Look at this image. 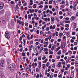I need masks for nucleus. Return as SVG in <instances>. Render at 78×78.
<instances>
[{
  "instance_id": "obj_1",
  "label": "nucleus",
  "mask_w": 78,
  "mask_h": 78,
  "mask_svg": "<svg viewBox=\"0 0 78 78\" xmlns=\"http://www.w3.org/2000/svg\"><path fill=\"white\" fill-rule=\"evenodd\" d=\"M8 69L10 70L11 72H14L15 69V65L14 64H11L9 66Z\"/></svg>"
},
{
  "instance_id": "obj_2",
  "label": "nucleus",
  "mask_w": 78,
  "mask_h": 78,
  "mask_svg": "<svg viewBox=\"0 0 78 78\" xmlns=\"http://www.w3.org/2000/svg\"><path fill=\"white\" fill-rule=\"evenodd\" d=\"M5 35L6 38H7V39H9L10 38V34H9V32H5Z\"/></svg>"
},
{
  "instance_id": "obj_3",
  "label": "nucleus",
  "mask_w": 78,
  "mask_h": 78,
  "mask_svg": "<svg viewBox=\"0 0 78 78\" xmlns=\"http://www.w3.org/2000/svg\"><path fill=\"white\" fill-rule=\"evenodd\" d=\"M66 45V42H64L62 43H61V45L60 46L61 48H62V47H63V48H64Z\"/></svg>"
},
{
  "instance_id": "obj_4",
  "label": "nucleus",
  "mask_w": 78,
  "mask_h": 78,
  "mask_svg": "<svg viewBox=\"0 0 78 78\" xmlns=\"http://www.w3.org/2000/svg\"><path fill=\"white\" fill-rule=\"evenodd\" d=\"M55 21V17H53L51 18V23L52 24L54 23V21Z\"/></svg>"
},
{
  "instance_id": "obj_5",
  "label": "nucleus",
  "mask_w": 78,
  "mask_h": 78,
  "mask_svg": "<svg viewBox=\"0 0 78 78\" xmlns=\"http://www.w3.org/2000/svg\"><path fill=\"white\" fill-rule=\"evenodd\" d=\"M4 64V60H2L1 62V66L2 67H3V64Z\"/></svg>"
},
{
  "instance_id": "obj_6",
  "label": "nucleus",
  "mask_w": 78,
  "mask_h": 78,
  "mask_svg": "<svg viewBox=\"0 0 78 78\" xmlns=\"http://www.w3.org/2000/svg\"><path fill=\"white\" fill-rule=\"evenodd\" d=\"M33 29L34 31H36L37 30V27L34 26L33 28Z\"/></svg>"
},
{
  "instance_id": "obj_7",
  "label": "nucleus",
  "mask_w": 78,
  "mask_h": 78,
  "mask_svg": "<svg viewBox=\"0 0 78 78\" xmlns=\"http://www.w3.org/2000/svg\"><path fill=\"white\" fill-rule=\"evenodd\" d=\"M5 12V11H4V10L3 9L1 11H0V14H3Z\"/></svg>"
},
{
  "instance_id": "obj_8",
  "label": "nucleus",
  "mask_w": 78,
  "mask_h": 78,
  "mask_svg": "<svg viewBox=\"0 0 78 78\" xmlns=\"http://www.w3.org/2000/svg\"><path fill=\"white\" fill-rule=\"evenodd\" d=\"M76 18V16H73L71 17V19L72 20H75V19Z\"/></svg>"
},
{
  "instance_id": "obj_9",
  "label": "nucleus",
  "mask_w": 78,
  "mask_h": 78,
  "mask_svg": "<svg viewBox=\"0 0 78 78\" xmlns=\"http://www.w3.org/2000/svg\"><path fill=\"white\" fill-rule=\"evenodd\" d=\"M18 3V5H19L20 6H22V4L21 3V1H20V0H19V2Z\"/></svg>"
},
{
  "instance_id": "obj_10",
  "label": "nucleus",
  "mask_w": 78,
  "mask_h": 78,
  "mask_svg": "<svg viewBox=\"0 0 78 78\" xmlns=\"http://www.w3.org/2000/svg\"><path fill=\"white\" fill-rule=\"evenodd\" d=\"M39 65L38 66V67L39 68H41L42 66V65H41V62H39Z\"/></svg>"
},
{
  "instance_id": "obj_11",
  "label": "nucleus",
  "mask_w": 78,
  "mask_h": 78,
  "mask_svg": "<svg viewBox=\"0 0 78 78\" xmlns=\"http://www.w3.org/2000/svg\"><path fill=\"white\" fill-rule=\"evenodd\" d=\"M34 66L36 67V66H37V64L36 63H33L32 64V66Z\"/></svg>"
},
{
  "instance_id": "obj_12",
  "label": "nucleus",
  "mask_w": 78,
  "mask_h": 78,
  "mask_svg": "<svg viewBox=\"0 0 78 78\" xmlns=\"http://www.w3.org/2000/svg\"><path fill=\"white\" fill-rule=\"evenodd\" d=\"M17 22H18L19 23V24H22V21L19 20H17Z\"/></svg>"
},
{
  "instance_id": "obj_13",
  "label": "nucleus",
  "mask_w": 78,
  "mask_h": 78,
  "mask_svg": "<svg viewBox=\"0 0 78 78\" xmlns=\"http://www.w3.org/2000/svg\"><path fill=\"white\" fill-rule=\"evenodd\" d=\"M0 6L4 7V4L3 3H0Z\"/></svg>"
},
{
  "instance_id": "obj_14",
  "label": "nucleus",
  "mask_w": 78,
  "mask_h": 78,
  "mask_svg": "<svg viewBox=\"0 0 78 78\" xmlns=\"http://www.w3.org/2000/svg\"><path fill=\"white\" fill-rule=\"evenodd\" d=\"M55 45L54 44V45L52 46L51 48V50H52V51H53V50H54V48L55 47Z\"/></svg>"
},
{
  "instance_id": "obj_15",
  "label": "nucleus",
  "mask_w": 78,
  "mask_h": 78,
  "mask_svg": "<svg viewBox=\"0 0 78 78\" xmlns=\"http://www.w3.org/2000/svg\"><path fill=\"white\" fill-rule=\"evenodd\" d=\"M36 5V4H34V5H33V8H36L37 7H36V5Z\"/></svg>"
},
{
  "instance_id": "obj_16",
  "label": "nucleus",
  "mask_w": 78,
  "mask_h": 78,
  "mask_svg": "<svg viewBox=\"0 0 78 78\" xmlns=\"http://www.w3.org/2000/svg\"><path fill=\"white\" fill-rule=\"evenodd\" d=\"M56 28V25L55 24L52 26V30H55Z\"/></svg>"
},
{
  "instance_id": "obj_17",
  "label": "nucleus",
  "mask_w": 78,
  "mask_h": 78,
  "mask_svg": "<svg viewBox=\"0 0 78 78\" xmlns=\"http://www.w3.org/2000/svg\"><path fill=\"white\" fill-rule=\"evenodd\" d=\"M48 61V59L47 58H46L45 60H44V61H43V63H46L47 62V61Z\"/></svg>"
},
{
  "instance_id": "obj_18",
  "label": "nucleus",
  "mask_w": 78,
  "mask_h": 78,
  "mask_svg": "<svg viewBox=\"0 0 78 78\" xmlns=\"http://www.w3.org/2000/svg\"><path fill=\"white\" fill-rule=\"evenodd\" d=\"M46 31H48L50 30V29H49V27H48L46 28Z\"/></svg>"
},
{
  "instance_id": "obj_19",
  "label": "nucleus",
  "mask_w": 78,
  "mask_h": 78,
  "mask_svg": "<svg viewBox=\"0 0 78 78\" xmlns=\"http://www.w3.org/2000/svg\"><path fill=\"white\" fill-rule=\"evenodd\" d=\"M23 42H24L23 44L24 45H25V44H26V41L25 40V39H23Z\"/></svg>"
},
{
  "instance_id": "obj_20",
  "label": "nucleus",
  "mask_w": 78,
  "mask_h": 78,
  "mask_svg": "<svg viewBox=\"0 0 78 78\" xmlns=\"http://www.w3.org/2000/svg\"><path fill=\"white\" fill-rule=\"evenodd\" d=\"M42 66L43 69H45V67L46 66L45 64H43L42 65Z\"/></svg>"
},
{
  "instance_id": "obj_21",
  "label": "nucleus",
  "mask_w": 78,
  "mask_h": 78,
  "mask_svg": "<svg viewBox=\"0 0 78 78\" xmlns=\"http://www.w3.org/2000/svg\"><path fill=\"white\" fill-rule=\"evenodd\" d=\"M47 44V45H48V42H46L45 41H44V43H43V44Z\"/></svg>"
},
{
  "instance_id": "obj_22",
  "label": "nucleus",
  "mask_w": 78,
  "mask_h": 78,
  "mask_svg": "<svg viewBox=\"0 0 78 78\" xmlns=\"http://www.w3.org/2000/svg\"><path fill=\"white\" fill-rule=\"evenodd\" d=\"M76 26H74L73 27V30H75V28H76Z\"/></svg>"
},
{
  "instance_id": "obj_23",
  "label": "nucleus",
  "mask_w": 78,
  "mask_h": 78,
  "mask_svg": "<svg viewBox=\"0 0 78 78\" xmlns=\"http://www.w3.org/2000/svg\"><path fill=\"white\" fill-rule=\"evenodd\" d=\"M70 21H67L66 20V21H65V23H70Z\"/></svg>"
},
{
  "instance_id": "obj_24",
  "label": "nucleus",
  "mask_w": 78,
  "mask_h": 78,
  "mask_svg": "<svg viewBox=\"0 0 78 78\" xmlns=\"http://www.w3.org/2000/svg\"><path fill=\"white\" fill-rule=\"evenodd\" d=\"M34 51L35 53H36V52H37V47H36Z\"/></svg>"
},
{
  "instance_id": "obj_25",
  "label": "nucleus",
  "mask_w": 78,
  "mask_h": 78,
  "mask_svg": "<svg viewBox=\"0 0 78 78\" xmlns=\"http://www.w3.org/2000/svg\"><path fill=\"white\" fill-rule=\"evenodd\" d=\"M0 77L1 78H2L3 77V75L2 74H0Z\"/></svg>"
},
{
  "instance_id": "obj_26",
  "label": "nucleus",
  "mask_w": 78,
  "mask_h": 78,
  "mask_svg": "<svg viewBox=\"0 0 78 78\" xmlns=\"http://www.w3.org/2000/svg\"><path fill=\"white\" fill-rule=\"evenodd\" d=\"M36 72H40V70L38 69V68H36Z\"/></svg>"
},
{
  "instance_id": "obj_27",
  "label": "nucleus",
  "mask_w": 78,
  "mask_h": 78,
  "mask_svg": "<svg viewBox=\"0 0 78 78\" xmlns=\"http://www.w3.org/2000/svg\"><path fill=\"white\" fill-rule=\"evenodd\" d=\"M64 36V35H65V34H64V35L62 34L61 33H60V34H59V36Z\"/></svg>"
},
{
  "instance_id": "obj_28",
  "label": "nucleus",
  "mask_w": 78,
  "mask_h": 78,
  "mask_svg": "<svg viewBox=\"0 0 78 78\" xmlns=\"http://www.w3.org/2000/svg\"><path fill=\"white\" fill-rule=\"evenodd\" d=\"M57 41H58V42H61V38L58 39L57 40Z\"/></svg>"
},
{
  "instance_id": "obj_29",
  "label": "nucleus",
  "mask_w": 78,
  "mask_h": 78,
  "mask_svg": "<svg viewBox=\"0 0 78 78\" xmlns=\"http://www.w3.org/2000/svg\"><path fill=\"white\" fill-rule=\"evenodd\" d=\"M25 24L26 27H28V23H25Z\"/></svg>"
},
{
  "instance_id": "obj_30",
  "label": "nucleus",
  "mask_w": 78,
  "mask_h": 78,
  "mask_svg": "<svg viewBox=\"0 0 78 78\" xmlns=\"http://www.w3.org/2000/svg\"><path fill=\"white\" fill-rule=\"evenodd\" d=\"M65 27L66 28H69V24H66L65 25Z\"/></svg>"
},
{
  "instance_id": "obj_31",
  "label": "nucleus",
  "mask_w": 78,
  "mask_h": 78,
  "mask_svg": "<svg viewBox=\"0 0 78 78\" xmlns=\"http://www.w3.org/2000/svg\"><path fill=\"white\" fill-rule=\"evenodd\" d=\"M70 42H71V43H73V42H74V41L73 40L71 39L70 40Z\"/></svg>"
},
{
  "instance_id": "obj_32",
  "label": "nucleus",
  "mask_w": 78,
  "mask_h": 78,
  "mask_svg": "<svg viewBox=\"0 0 78 78\" xmlns=\"http://www.w3.org/2000/svg\"><path fill=\"white\" fill-rule=\"evenodd\" d=\"M10 3L12 5H14L15 3L14 2H13V1H11Z\"/></svg>"
},
{
  "instance_id": "obj_33",
  "label": "nucleus",
  "mask_w": 78,
  "mask_h": 78,
  "mask_svg": "<svg viewBox=\"0 0 78 78\" xmlns=\"http://www.w3.org/2000/svg\"><path fill=\"white\" fill-rule=\"evenodd\" d=\"M58 33V32H56L55 35L56 36H58V35H59Z\"/></svg>"
},
{
  "instance_id": "obj_34",
  "label": "nucleus",
  "mask_w": 78,
  "mask_h": 78,
  "mask_svg": "<svg viewBox=\"0 0 78 78\" xmlns=\"http://www.w3.org/2000/svg\"><path fill=\"white\" fill-rule=\"evenodd\" d=\"M58 55H60L61 54V51H59L57 53Z\"/></svg>"
},
{
  "instance_id": "obj_35",
  "label": "nucleus",
  "mask_w": 78,
  "mask_h": 78,
  "mask_svg": "<svg viewBox=\"0 0 78 78\" xmlns=\"http://www.w3.org/2000/svg\"><path fill=\"white\" fill-rule=\"evenodd\" d=\"M47 48H44V52L46 51H47Z\"/></svg>"
},
{
  "instance_id": "obj_36",
  "label": "nucleus",
  "mask_w": 78,
  "mask_h": 78,
  "mask_svg": "<svg viewBox=\"0 0 78 78\" xmlns=\"http://www.w3.org/2000/svg\"><path fill=\"white\" fill-rule=\"evenodd\" d=\"M59 14H60V15H61L62 14V12L61 11H60L59 12Z\"/></svg>"
},
{
  "instance_id": "obj_37",
  "label": "nucleus",
  "mask_w": 78,
  "mask_h": 78,
  "mask_svg": "<svg viewBox=\"0 0 78 78\" xmlns=\"http://www.w3.org/2000/svg\"><path fill=\"white\" fill-rule=\"evenodd\" d=\"M44 41H48V37H46L44 39Z\"/></svg>"
},
{
  "instance_id": "obj_38",
  "label": "nucleus",
  "mask_w": 78,
  "mask_h": 78,
  "mask_svg": "<svg viewBox=\"0 0 78 78\" xmlns=\"http://www.w3.org/2000/svg\"><path fill=\"white\" fill-rule=\"evenodd\" d=\"M32 49H33V45H31L30 47V50H32Z\"/></svg>"
},
{
  "instance_id": "obj_39",
  "label": "nucleus",
  "mask_w": 78,
  "mask_h": 78,
  "mask_svg": "<svg viewBox=\"0 0 78 78\" xmlns=\"http://www.w3.org/2000/svg\"><path fill=\"white\" fill-rule=\"evenodd\" d=\"M5 53H6V52H5V51H3L2 55H5Z\"/></svg>"
},
{
  "instance_id": "obj_40",
  "label": "nucleus",
  "mask_w": 78,
  "mask_h": 78,
  "mask_svg": "<svg viewBox=\"0 0 78 78\" xmlns=\"http://www.w3.org/2000/svg\"><path fill=\"white\" fill-rule=\"evenodd\" d=\"M72 13H71V12H68V14L69 15V16H70L71 15Z\"/></svg>"
},
{
  "instance_id": "obj_41",
  "label": "nucleus",
  "mask_w": 78,
  "mask_h": 78,
  "mask_svg": "<svg viewBox=\"0 0 78 78\" xmlns=\"http://www.w3.org/2000/svg\"><path fill=\"white\" fill-rule=\"evenodd\" d=\"M32 66V65L31 64V63H30L29 66V67H30V68H31Z\"/></svg>"
},
{
  "instance_id": "obj_42",
  "label": "nucleus",
  "mask_w": 78,
  "mask_h": 78,
  "mask_svg": "<svg viewBox=\"0 0 78 78\" xmlns=\"http://www.w3.org/2000/svg\"><path fill=\"white\" fill-rule=\"evenodd\" d=\"M43 33H44V32H42V31H41L40 32V35H42Z\"/></svg>"
},
{
  "instance_id": "obj_43",
  "label": "nucleus",
  "mask_w": 78,
  "mask_h": 78,
  "mask_svg": "<svg viewBox=\"0 0 78 78\" xmlns=\"http://www.w3.org/2000/svg\"><path fill=\"white\" fill-rule=\"evenodd\" d=\"M28 17L29 19H31V16L30 15H28Z\"/></svg>"
},
{
  "instance_id": "obj_44",
  "label": "nucleus",
  "mask_w": 78,
  "mask_h": 78,
  "mask_svg": "<svg viewBox=\"0 0 78 78\" xmlns=\"http://www.w3.org/2000/svg\"><path fill=\"white\" fill-rule=\"evenodd\" d=\"M73 9L74 11H76V8L75 7H73Z\"/></svg>"
},
{
  "instance_id": "obj_45",
  "label": "nucleus",
  "mask_w": 78,
  "mask_h": 78,
  "mask_svg": "<svg viewBox=\"0 0 78 78\" xmlns=\"http://www.w3.org/2000/svg\"><path fill=\"white\" fill-rule=\"evenodd\" d=\"M78 44L77 43V42H75L74 43V45H77Z\"/></svg>"
},
{
  "instance_id": "obj_46",
  "label": "nucleus",
  "mask_w": 78,
  "mask_h": 78,
  "mask_svg": "<svg viewBox=\"0 0 78 78\" xmlns=\"http://www.w3.org/2000/svg\"><path fill=\"white\" fill-rule=\"evenodd\" d=\"M43 8V5H41L39 6V8Z\"/></svg>"
},
{
  "instance_id": "obj_47",
  "label": "nucleus",
  "mask_w": 78,
  "mask_h": 78,
  "mask_svg": "<svg viewBox=\"0 0 78 78\" xmlns=\"http://www.w3.org/2000/svg\"><path fill=\"white\" fill-rule=\"evenodd\" d=\"M77 5V4H76V2H75L74 4V7H75Z\"/></svg>"
},
{
  "instance_id": "obj_48",
  "label": "nucleus",
  "mask_w": 78,
  "mask_h": 78,
  "mask_svg": "<svg viewBox=\"0 0 78 78\" xmlns=\"http://www.w3.org/2000/svg\"><path fill=\"white\" fill-rule=\"evenodd\" d=\"M67 72L66 71H65L64 72V75H66L67 74Z\"/></svg>"
},
{
  "instance_id": "obj_49",
  "label": "nucleus",
  "mask_w": 78,
  "mask_h": 78,
  "mask_svg": "<svg viewBox=\"0 0 78 78\" xmlns=\"http://www.w3.org/2000/svg\"><path fill=\"white\" fill-rule=\"evenodd\" d=\"M73 23H74V26H76L77 25V24L76 23L73 22Z\"/></svg>"
},
{
  "instance_id": "obj_50",
  "label": "nucleus",
  "mask_w": 78,
  "mask_h": 78,
  "mask_svg": "<svg viewBox=\"0 0 78 78\" xmlns=\"http://www.w3.org/2000/svg\"><path fill=\"white\" fill-rule=\"evenodd\" d=\"M60 8H64V5H62L60 6Z\"/></svg>"
},
{
  "instance_id": "obj_51",
  "label": "nucleus",
  "mask_w": 78,
  "mask_h": 78,
  "mask_svg": "<svg viewBox=\"0 0 78 78\" xmlns=\"http://www.w3.org/2000/svg\"><path fill=\"white\" fill-rule=\"evenodd\" d=\"M76 34V33L75 32H73L72 33V35H75Z\"/></svg>"
},
{
  "instance_id": "obj_52",
  "label": "nucleus",
  "mask_w": 78,
  "mask_h": 78,
  "mask_svg": "<svg viewBox=\"0 0 78 78\" xmlns=\"http://www.w3.org/2000/svg\"><path fill=\"white\" fill-rule=\"evenodd\" d=\"M65 69H62L61 70V71L62 72H62H64Z\"/></svg>"
},
{
  "instance_id": "obj_53",
  "label": "nucleus",
  "mask_w": 78,
  "mask_h": 78,
  "mask_svg": "<svg viewBox=\"0 0 78 78\" xmlns=\"http://www.w3.org/2000/svg\"><path fill=\"white\" fill-rule=\"evenodd\" d=\"M68 53H69V54H72V51H68Z\"/></svg>"
},
{
  "instance_id": "obj_54",
  "label": "nucleus",
  "mask_w": 78,
  "mask_h": 78,
  "mask_svg": "<svg viewBox=\"0 0 78 78\" xmlns=\"http://www.w3.org/2000/svg\"><path fill=\"white\" fill-rule=\"evenodd\" d=\"M45 58H46V57H45V56H44L43 57L42 59H43V60H44V59H45Z\"/></svg>"
},
{
  "instance_id": "obj_55",
  "label": "nucleus",
  "mask_w": 78,
  "mask_h": 78,
  "mask_svg": "<svg viewBox=\"0 0 78 78\" xmlns=\"http://www.w3.org/2000/svg\"><path fill=\"white\" fill-rule=\"evenodd\" d=\"M64 27H61V30L62 31H63V30H64Z\"/></svg>"
},
{
  "instance_id": "obj_56",
  "label": "nucleus",
  "mask_w": 78,
  "mask_h": 78,
  "mask_svg": "<svg viewBox=\"0 0 78 78\" xmlns=\"http://www.w3.org/2000/svg\"><path fill=\"white\" fill-rule=\"evenodd\" d=\"M22 40V36H21L20 38V41H21Z\"/></svg>"
},
{
  "instance_id": "obj_57",
  "label": "nucleus",
  "mask_w": 78,
  "mask_h": 78,
  "mask_svg": "<svg viewBox=\"0 0 78 78\" xmlns=\"http://www.w3.org/2000/svg\"><path fill=\"white\" fill-rule=\"evenodd\" d=\"M40 4H42V5H44V2L42 1H41L40 2Z\"/></svg>"
},
{
  "instance_id": "obj_58",
  "label": "nucleus",
  "mask_w": 78,
  "mask_h": 78,
  "mask_svg": "<svg viewBox=\"0 0 78 78\" xmlns=\"http://www.w3.org/2000/svg\"><path fill=\"white\" fill-rule=\"evenodd\" d=\"M62 18H63V16H59V19H62Z\"/></svg>"
},
{
  "instance_id": "obj_59",
  "label": "nucleus",
  "mask_w": 78,
  "mask_h": 78,
  "mask_svg": "<svg viewBox=\"0 0 78 78\" xmlns=\"http://www.w3.org/2000/svg\"><path fill=\"white\" fill-rule=\"evenodd\" d=\"M29 27L30 28H32V25H30L29 26Z\"/></svg>"
},
{
  "instance_id": "obj_60",
  "label": "nucleus",
  "mask_w": 78,
  "mask_h": 78,
  "mask_svg": "<svg viewBox=\"0 0 78 78\" xmlns=\"http://www.w3.org/2000/svg\"><path fill=\"white\" fill-rule=\"evenodd\" d=\"M65 20H69V17L66 18H65Z\"/></svg>"
},
{
  "instance_id": "obj_61",
  "label": "nucleus",
  "mask_w": 78,
  "mask_h": 78,
  "mask_svg": "<svg viewBox=\"0 0 78 78\" xmlns=\"http://www.w3.org/2000/svg\"><path fill=\"white\" fill-rule=\"evenodd\" d=\"M29 11H30V13H32V10H31V9H29Z\"/></svg>"
},
{
  "instance_id": "obj_62",
  "label": "nucleus",
  "mask_w": 78,
  "mask_h": 78,
  "mask_svg": "<svg viewBox=\"0 0 78 78\" xmlns=\"http://www.w3.org/2000/svg\"><path fill=\"white\" fill-rule=\"evenodd\" d=\"M38 59L39 60H41V56H39L38 58Z\"/></svg>"
},
{
  "instance_id": "obj_63",
  "label": "nucleus",
  "mask_w": 78,
  "mask_h": 78,
  "mask_svg": "<svg viewBox=\"0 0 78 78\" xmlns=\"http://www.w3.org/2000/svg\"><path fill=\"white\" fill-rule=\"evenodd\" d=\"M72 39H76V37H75L73 36V37H72Z\"/></svg>"
},
{
  "instance_id": "obj_64",
  "label": "nucleus",
  "mask_w": 78,
  "mask_h": 78,
  "mask_svg": "<svg viewBox=\"0 0 78 78\" xmlns=\"http://www.w3.org/2000/svg\"><path fill=\"white\" fill-rule=\"evenodd\" d=\"M30 44H33V41H30Z\"/></svg>"
}]
</instances>
